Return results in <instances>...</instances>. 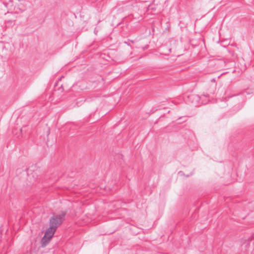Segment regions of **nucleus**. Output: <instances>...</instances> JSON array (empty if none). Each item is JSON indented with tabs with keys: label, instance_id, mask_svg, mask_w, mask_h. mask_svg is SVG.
Listing matches in <instances>:
<instances>
[{
	"label": "nucleus",
	"instance_id": "nucleus-1",
	"mask_svg": "<svg viewBox=\"0 0 254 254\" xmlns=\"http://www.w3.org/2000/svg\"><path fill=\"white\" fill-rule=\"evenodd\" d=\"M65 214L63 213L59 215L53 216L49 221V227L46 231L42 239V246H45L50 241L54 235L57 228L61 225L64 221Z\"/></svg>",
	"mask_w": 254,
	"mask_h": 254
},
{
	"label": "nucleus",
	"instance_id": "nucleus-2",
	"mask_svg": "<svg viewBox=\"0 0 254 254\" xmlns=\"http://www.w3.org/2000/svg\"><path fill=\"white\" fill-rule=\"evenodd\" d=\"M192 97H193L196 101H197L200 99V97L197 95H193Z\"/></svg>",
	"mask_w": 254,
	"mask_h": 254
},
{
	"label": "nucleus",
	"instance_id": "nucleus-3",
	"mask_svg": "<svg viewBox=\"0 0 254 254\" xmlns=\"http://www.w3.org/2000/svg\"><path fill=\"white\" fill-rule=\"evenodd\" d=\"M97 31H96V29H95V30H94V33L95 34H97Z\"/></svg>",
	"mask_w": 254,
	"mask_h": 254
},
{
	"label": "nucleus",
	"instance_id": "nucleus-4",
	"mask_svg": "<svg viewBox=\"0 0 254 254\" xmlns=\"http://www.w3.org/2000/svg\"><path fill=\"white\" fill-rule=\"evenodd\" d=\"M8 22H13L14 21H12V20H9V21H7Z\"/></svg>",
	"mask_w": 254,
	"mask_h": 254
},
{
	"label": "nucleus",
	"instance_id": "nucleus-5",
	"mask_svg": "<svg viewBox=\"0 0 254 254\" xmlns=\"http://www.w3.org/2000/svg\"><path fill=\"white\" fill-rule=\"evenodd\" d=\"M203 96H204V97H207V95H205L204 94Z\"/></svg>",
	"mask_w": 254,
	"mask_h": 254
},
{
	"label": "nucleus",
	"instance_id": "nucleus-6",
	"mask_svg": "<svg viewBox=\"0 0 254 254\" xmlns=\"http://www.w3.org/2000/svg\"><path fill=\"white\" fill-rule=\"evenodd\" d=\"M1 59V56L0 55V59Z\"/></svg>",
	"mask_w": 254,
	"mask_h": 254
}]
</instances>
